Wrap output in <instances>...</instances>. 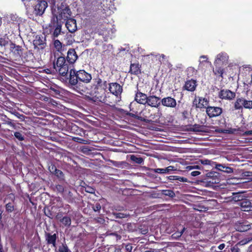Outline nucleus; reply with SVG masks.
<instances>
[{"mask_svg":"<svg viewBox=\"0 0 252 252\" xmlns=\"http://www.w3.org/2000/svg\"><path fill=\"white\" fill-rule=\"evenodd\" d=\"M58 252H69V250L66 245H62L59 247Z\"/></svg>","mask_w":252,"mask_h":252,"instance_id":"obj_37","label":"nucleus"},{"mask_svg":"<svg viewBox=\"0 0 252 252\" xmlns=\"http://www.w3.org/2000/svg\"><path fill=\"white\" fill-rule=\"evenodd\" d=\"M10 50L15 54L20 55L21 53V47L19 45H16L13 43L10 44Z\"/></svg>","mask_w":252,"mask_h":252,"instance_id":"obj_22","label":"nucleus"},{"mask_svg":"<svg viewBox=\"0 0 252 252\" xmlns=\"http://www.w3.org/2000/svg\"><path fill=\"white\" fill-rule=\"evenodd\" d=\"M132 248L133 247L131 244H127L126 246V250L127 252H131Z\"/></svg>","mask_w":252,"mask_h":252,"instance_id":"obj_50","label":"nucleus"},{"mask_svg":"<svg viewBox=\"0 0 252 252\" xmlns=\"http://www.w3.org/2000/svg\"><path fill=\"white\" fill-rule=\"evenodd\" d=\"M187 168L189 170H192V169H200L201 167L199 165H190V166H188L187 167Z\"/></svg>","mask_w":252,"mask_h":252,"instance_id":"obj_45","label":"nucleus"},{"mask_svg":"<svg viewBox=\"0 0 252 252\" xmlns=\"http://www.w3.org/2000/svg\"><path fill=\"white\" fill-rule=\"evenodd\" d=\"M250 241V239H243V240L240 241L238 243V245L243 246V245H244L248 243Z\"/></svg>","mask_w":252,"mask_h":252,"instance_id":"obj_43","label":"nucleus"},{"mask_svg":"<svg viewBox=\"0 0 252 252\" xmlns=\"http://www.w3.org/2000/svg\"><path fill=\"white\" fill-rule=\"evenodd\" d=\"M200 174V172L198 171H192L191 172V176H194V177L197 176Z\"/></svg>","mask_w":252,"mask_h":252,"instance_id":"obj_53","label":"nucleus"},{"mask_svg":"<svg viewBox=\"0 0 252 252\" xmlns=\"http://www.w3.org/2000/svg\"><path fill=\"white\" fill-rule=\"evenodd\" d=\"M54 46L57 51L61 52L62 49V44L59 40H55L54 41Z\"/></svg>","mask_w":252,"mask_h":252,"instance_id":"obj_30","label":"nucleus"},{"mask_svg":"<svg viewBox=\"0 0 252 252\" xmlns=\"http://www.w3.org/2000/svg\"><path fill=\"white\" fill-rule=\"evenodd\" d=\"M94 89L101 91H105L108 88V84L106 81H102L100 78L94 79Z\"/></svg>","mask_w":252,"mask_h":252,"instance_id":"obj_11","label":"nucleus"},{"mask_svg":"<svg viewBox=\"0 0 252 252\" xmlns=\"http://www.w3.org/2000/svg\"><path fill=\"white\" fill-rule=\"evenodd\" d=\"M165 170L166 171V173H169L171 171H173L175 170L174 167L173 166H169L166 168H165Z\"/></svg>","mask_w":252,"mask_h":252,"instance_id":"obj_49","label":"nucleus"},{"mask_svg":"<svg viewBox=\"0 0 252 252\" xmlns=\"http://www.w3.org/2000/svg\"><path fill=\"white\" fill-rule=\"evenodd\" d=\"M6 209L7 211L11 212L14 210V207L11 203H7L6 205Z\"/></svg>","mask_w":252,"mask_h":252,"instance_id":"obj_40","label":"nucleus"},{"mask_svg":"<svg viewBox=\"0 0 252 252\" xmlns=\"http://www.w3.org/2000/svg\"><path fill=\"white\" fill-rule=\"evenodd\" d=\"M32 0H22L25 6L26 9L31 4V2Z\"/></svg>","mask_w":252,"mask_h":252,"instance_id":"obj_44","label":"nucleus"},{"mask_svg":"<svg viewBox=\"0 0 252 252\" xmlns=\"http://www.w3.org/2000/svg\"><path fill=\"white\" fill-rule=\"evenodd\" d=\"M10 19L12 22H18L20 18L15 14H11L10 15Z\"/></svg>","mask_w":252,"mask_h":252,"instance_id":"obj_39","label":"nucleus"},{"mask_svg":"<svg viewBox=\"0 0 252 252\" xmlns=\"http://www.w3.org/2000/svg\"><path fill=\"white\" fill-rule=\"evenodd\" d=\"M185 228H184L180 232H179L178 236H181L182 235V234H183V233L184 232V231H185Z\"/></svg>","mask_w":252,"mask_h":252,"instance_id":"obj_61","label":"nucleus"},{"mask_svg":"<svg viewBox=\"0 0 252 252\" xmlns=\"http://www.w3.org/2000/svg\"><path fill=\"white\" fill-rule=\"evenodd\" d=\"M69 82L72 86L76 85L78 83V78L77 77V72L71 69L69 71Z\"/></svg>","mask_w":252,"mask_h":252,"instance_id":"obj_15","label":"nucleus"},{"mask_svg":"<svg viewBox=\"0 0 252 252\" xmlns=\"http://www.w3.org/2000/svg\"><path fill=\"white\" fill-rule=\"evenodd\" d=\"M148 232V229L147 228H145L144 229H141V233L142 234H146Z\"/></svg>","mask_w":252,"mask_h":252,"instance_id":"obj_55","label":"nucleus"},{"mask_svg":"<svg viewBox=\"0 0 252 252\" xmlns=\"http://www.w3.org/2000/svg\"><path fill=\"white\" fill-rule=\"evenodd\" d=\"M162 194L170 197H173L175 195L174 192L171 190H163Z\"/></svg>","mask_w":252,"mask_h":252,"instance_id":"obj_33","label":"nucleus"},{"mask_svg":"<svg viewBox=\"0 0 252 252\" xmlns=\"http://www.w3.org/2000/svg\"><path fill=\"white\" fill-rule=\"evenodd\" d=\"M245 103V99L243 97L237 98L234 103V108L236 110L242 109L244 107Z\"/></svg>","mask_w":252,"mask_h":252,"instance_id":"obj_20","label":"nucleus"},{"mask_svg":"<svg viewBox=\"0 0 252 252\" xmlns=\"http://www.w3.org/2000/svg\"><path fill=\"white\" fill-rule=\"evenodd\" d=\"M245 135H252V130H248L245 132Z\"/></svg>","mask_w":252,"mask_h":252,"instance_id":"obj_59","label":"nucleus"},{"mask_svg":"<svg viewBox=\"0 0 252 252\" xmlns=\"http://www.w3.org/2000/svg\"><path fill=\"white\" fill-rule=\"evenodd\" d=\"M148 96L145 94L137 93L135 97V100L137 102L141 104H146L147 102Z\"/></svg>","mask_w":252,"mask_h":252,"instance_id":"obj_16","label":"nucleus"},{"mask_svg":"<svg viewBox=\"0 0 252 252\" xmlns=\"http://www.w3.org/2000/svg\"><path fill=\"white\" fill-rule=\"evenodd\" d=\"M196 87V81L193 80L188 81L185 84V88L189 91H193Z\"/></svg>","mask_w":252,"mask_h":252,"instance_id":"obj_21","label":"nucleus"},{"mask_svg":"<svg viewBox=\"0 0 252 252\" xmlns=\"http://www.w3.org/2000/svg\"><path fill=\"white\" fill-rule=\"evenodd\" d=\"M60 220L65 226H69L71 224V219L68 217H64Z\"/></svg>","mask_w":252,"mask_h":252,"instance_id":"obj_28","label":"nucleus"},{"mask_svg":"<svg viewBox=\"0 0 252 252\" xmlns=\"http://www.w3.org/2000/svg\"><path fill=\"white\" fill-rule=\"evenodd\" d=\"M225 246L224 244H221L219 246L218 248L219 250H221L224 248Z\"/></svg>","mask_w":252,"mask_h":252,"instance_id":"obj_57","label":"nucleus"},{"mask_svg":"<svg viewBox=\"0 0 252 252\" xmlns=\"http://www.w3.org/2000/svg\"><path fill=\"white\" fill-rule=\"evenodd\" d=\"M33 45L35 48L43 49L45 47V39L43 37L36 36L33 40Z\"/></svg>","mask_w":252,"mask_h":252,"instance_id":"obj_14","label":"nucleus"},{"mask_svg":"<svg viewBox=\"0 0 252 252\" xmlns=\"http://www.w3.org/2000/svg\"><path fill=\"white\" fill-rule=\"evenodd\" d=\"M57 239V235L54 234L51 235L49 233L46 234V240L47 241L48 244H52L54 247H56V241Z\"/></svg>","mask_w":252,"mask_h":252,"instance_id":"obj_19","label":"nucleus"},{"mask_svg":"<svg viewBox=\"0 0 252 252\" xmlns=\"http://www.w3.org/2000/svg\"><path fill=\"white\" fill-rule=\"evenodd\" d=\"M169 179L171 180H178L181 182H187L188 181L187 178L177 176H171L169 177Z\"/></svg>","mask_w":252,"mask_h":252,"instance_id":"obj_29","label":"nucleus"},{"mask_svg":"<svg viewBox=\"0 0 252 252\" xmlns=\"http://www.w3.org/2000/svg\"><path fill=\"white\" fill-rule=\"evenodd\" d=\"M61 27L60 26H58L55 29L53 33V36L54 37H57L61 33Z\"/></svg>","mask_w":252,"mask_h":252,"instance_id":"obj_31","label":"nucleus"},{"mask_svg":"<svg viewBox=\"0 0 252 252\" xmlns=\"http://www.w3.org/2000/svg\"><path fill=\"white\" fill-rule=\"evenodd\" d=\"M199 62H200V64H202L204 63H210V64H211V63L208 61L207 56H205V55L200 56V59H199Z\"/></svg>","mask_w":252,"mask_h":252,"instance_id":"obj_35","label":"nucleus"},{"mask_svg":"<svg viewBox=\"0 0 252 252\" xmlns=\"http://www.w3.org/2000/svg\"><path fill=\"white\" fill-rule=\"evenodd\" d=\"M219 96L221 99L231 100L235 97V94L230 90H222L220 92Z\"/></svg>","mask_w":252,"mask_h":252,"instance_id":"obj_10","label":"nucleus"},{"mask_svg":"<svg viewBox=\"0 0 252 252\" xmlns=\"http://www.w3.org/2000/svg\"><path fill=\"white\" fill-rule=\"evenodd\" d=\"M77 77L79 80L86 83H89L92 80V75L84 70L77 71Z\"/></svg>","mask_w":252,"mask_h":252,"instance_id":"obj_4","label":"nucleus"},{"mask_svg":"<svg viewBox=\"0 0 252 252\" xmlns=\"http://www.w3.org/2000/svg\"><path fill=\"white\" fill-rule=\"evenodd\" d=\"M87 191L92 193L94 192V189L93 188H89Z\"/></svg>","mask_w":252,"mask_h":252,"instance_id":"obj_60","label":"nucleus"},{"mask_svg":"<svg viewBox=\"0 0 252 252\" xmlns=\"http://www.w3.org/2000/svg\"><path fill=\"white\" fill-rule=\"evenodd\" d=\"M56 188H57V189L58 190V191H59V192H63L64 190L63 187L61 185H59L57 186Z\"/></svg>","mask_w":252,"mask_h":252,"instance_id":"obj_52","label":"nucleus"},{"mask_svg":"<svg viewBox=\"0 0 252 252\" xmlns=\"http://www.w3.org/2000/svg\"><path fill=\"white\" fill-rule=\"evenodd\" d=\"M65 26L68 30L70 32H74L77 30V25L76 20L70 17L66 19Z\"/></svg>","mask_w":252,"mask_h":252,"instance_id":"obj_12","label":"nucleus"},{"mask_svg":"<svg viewBox=\"0 0 252 252\" xmlns=\"http://www.w3.org/2000/svg\"><path fill=\"white\" fill-rule=\"evenodd\" d=\"M68 65H64L61 68H59L57 69H56L57 71H58L59 74L62 76H66L68 73Z\"/></svg>","mask_w":252,"mask_h":252,"instance_id":"obj_24","label":"nucleus"},{"mask_svg":"<svg viewBox=\"0 0 252 252\" xmlns=\"http://www.w3.org/2000/svg\"><path fill=\"white\" fill-rule=\"evenodd\" d=\"M210 162V161L208 160H201V163L203 164H208Z\"/></svg>","mask_w":252,"mask_h":252,"instance_id":"obj_58","label":"nucleus"},{"mask_svg":"<svg viewBox=\"0 0 252 252\" xmlns=\"http://www.w3.org/2000/svg\"><path fill=\"white\" fill-rule=\"evenodd\" d=\"M131 159L132 160L137 163H141L143 161V158H142L136 157L134 156H132L131 157Z\"/></svg>","mask_w":252,"mask_h":252,"instance_id":"obj_32","label":"nucleus"},{"mask_svg":"<svg viewBox=\"0 0 252 252\" xmlns=\"http://www.w3.org/2000/svg\"><path fill=\"white\" fill-rule=\"evenodd\" d=\"M52 14L53 17L56 18L57 22H61L62 20L65 21L71 17V11L67 4L62 1L53 7Z\"/></svg>","mask_w":252,"mask_h":252,"instance_id":"obj_1","label":"nucleus"},{"mask_svg":"<svg viewBox=\"0 0 252 252\" xmlns=\"http://www.w3.org/2000/svg\"><path fill=\"white\" fill-rule=\"evenodd\" d=\"M115 215L116 218L121 219L126 218L127 216V215L121 213H116Z\"/></svg>","mask_w":252,"mask_h":252,"instance_id":"obj_42","label":"nucleus"},{"mask_svg":"<svg viewBox=\"0 0 252 252\" xmlns=\"http://www.w3.org/2000/svg\"><path fill=\"white\" fill-rule=\"evenodd\" d=\"M215 68L213 69V72L216 76H221L223 73V69L221 66L215 65Z\"/></svg>","mask_w":252,"mask_h":252,"instance_id":"obj_25","label":"nucleus"},{"mask_svg":"<svg viewBox=\"0 0 252 252\" xmlns=\"http://www.w3.org/2000/svg\"><path fill=\"white\" fill-rule=\"evenodd\" d=\"M244 108L249 109H252V100H247L245 99Z\"/></svg>","mask_w":252,"mask_h":252,"instance_id":"obj_36","label":"nucleus"},{"mask_svg":"<svg viewBox=\"0 0 252 252\" xmlns=\"http://www.w3.org/2000/svg\"><path fill=\"white\" fill-rule=\"evenodd\" d=\"M64 65H68L65 62L64 57H59L56 61V63H54V68L55 69H57L59 68L62 67Z\"/></svg>","mask_w":252,"mask_h":252,"instance_id":"obj_18","label":"nucleus"},{"mask_svg":"<svg viewBox=\"0 0 252 252\" xmlns=\"http://www.w3.org/2000/svg\"><path fill=\"white\" fill-rule=\"evenodd\" d=\"M14 136L16 137V138L20 141L24 140V137L20 132H15L14 133Z\"/></svg>","mask_w":252,"mask_h":252,"instance_id":"obj_38","label":"nucleus"},{"mask_svg":"<svg viewBox=\"0 0 252 252\" xmlns=\"http://www.w3.org/2000/svg\"><path fill=\"white\" fill-rule=\"evenodd\" d=\"M145 252H156L155 250L150 249V250H148L145 251Z\"/></svg>","mask_w":252,"mask_h":252,"instance_id":"obj_63","label":"nucleus"},{"mask_svg":"<svg viewBox=\"0 0 252 252\" xmlns=\"http://www.w3.org/2000/svg\"><path fill=\"white\" fill-rule=\"evenodd\" d=\"M101 209V205L99 203H96L93 207V209L95 212L99 211Z\"/></svg>","mask_w":252,"mask_h":252,"instance_id":"obj_46","label":"nucleus"},{"mask_svg":"<svg viewBox=\"0 0 252 252\" xmlns=\"http://www.w3.org/2000/svg\"><path fill=\"white\" fill-rule=\"evenodd\" d=\"M161 103L163 106L172 108H175L177 106L176 100L171 96L163 98L161 100Z\"/></svg>","mask_w":252,"mask_h":252,"instance_id":"obj_5","label":"nucleus"},{"mask_svg":"<svg viewBox=\"0 0 252 252\" xmlns=\"http://www.w3.org/2000/svg\"><path fill=\"white\" fill-rule=\"evenodd\" d=\"M130 71L131 73L137 74L139 72V67L138 64H131L130 67Z\"/></svg>","mask_w":252,"mask_h":252,"instance_id":"obj_27","label":"nucleus"},{"mask_svg":"<svg viewBox=\"0 0 252 252\" xmlns=\"http://www.w3.org/2000/svg\"><path fill=\"white\" fill-rule=\"evenodd\" d=\"M8 44V41L5 40L4 39L2 38L0 39V46H5Z\"/></svg>","mask_w":252,"mask_h":252,"instance_id":"obj_51","label":"nucleus"},{"mask_svg":"<svg viewBox=\"0 0 252 252\" xmlns=\"http://www.w3.org/2000/svg\"><path fill=\"white\" fill-rule=\"evenodd\" d=\"M222 171L227 173H232L233 172V169L231 167L225 166Z\"/></svg>","mask_w":252,"mask_h":252,"instance_id":"obj_41","label":"nucleus"},{"mask_svg":"<svg viewBox=\"0 0 252 252\" xmlns=\"http://www.w3.org/2000/svg\"><path fill=\"white\" fill-rule=\"evenodd\" d=\"M216 168L218 170L222 171L224 169L225 166L220 164H219L216 165Z\"/></svg>","mask_w":252,"mask_h":252,"instance_id":"obj_48","label":"nucleus"},{"mask_svg":"<svg viewBox=\"0 0 252 252\" xmlns=\"http://www.w3.org/2000/svg\"><path fill=\"white\" fill-rule=\"evenodd\" d=\"M155 172L160 174L166 173L165 168H157L155 169Z\"/></svg>","mask_w":252,"mask_h":252,"instance_id":"obj_47","label":"nucleus"},{"mask_svg":"<svg viewBox=\"0 0 252 252\" xmlns=\"http://www.w3.org/2000/svg\"><path fill=\"white\" fill-rule=\"evenodd\" d=\"M232 252H240V250L239 248L236 247H234L231 249Z\"/></svg>","mask_w":252,"mask_h":252,"instance_id":"obj_54","label":"nucleus"},{"mask_svg":"<svg viewBox=\"0 0 252 252\" xmlns=\"http://www.w3.org/2000/svg\"><path fill=\"white\" fill-rule=\"evenodd\" d=\"M31 4L26 8L27 14L30 16H41L48 7V3L44 0H32Z\"/></svg>","mask_w":252,"mask_h":252,"instance_id":"obj_2","label":"nucleus"},{"mask_svg":"<svg viewBox=\"0 0 252 252\" xmlns=\"http://www.w3.org/2000/svg\"><path fill=\"white\" fill-rule=\"evenodd\" d=\"M229 56L226 53L221 52L218 54L215 58V65L222 66L227 63Z\"/></svg>","mask_w":252,"mask_h":252,"instance_id":"obj_3","label":"nucleus"},{"mask_svg":"<svg viewBox=\"0 0 252 252\" xmlns=\"http://www.w3.org/2000/svg\"><path fill=\"white\" fill-rule=\"evenodd\" d=\"M114 252H122L121 249L120 247H115Z\"/></svg>","mask_w":252,"mask_h":252,"instance_id":"obj_56","label":"nucleus"},{"mask_svg":"<svg viewBox=\"0 0 252 252\" xmlns=\"http://www.w3.org/2000/svg\"><path fill=\"white\" fill-rule=\"evenodd\" d=\"M50 168L52 171L55 170V168H56V167L54 165H52L51 166H49V169L50 170Z\"/></svg>","mask_w":252,"mask_h":252,"instance_id":"obj_62","label":"nucleus"},{"mask_svg":"<svg viewBox=\"0 0 252 252\" xmlns=\"http://www.w3.org/2000/svg\"><path fill=\"white\" fill-rule=\"evenodd\" d=\"M251 228L250 224H244L240 223L236 226V229L240 232H244L249 230Z\"/></svg>","mask_w":252,"mask_h":252,"instance_id":"obj_23","label":"nucleus"},{"mask_svg":"<svg viewBox=\"0 0 252 252\" xmlns=\"http://www.w3.org/2000/svg\"><path fill=\"white\" fill-rule=\"evenodd\" d=\"M194 104L197 108H204L208 107L209 101L206 98L197 97L195 98Z\"/></svg>","mask_w":252,"mask_h":252,"instance_id":"obj_8","label":"nucleus"},{"mask_svg":"<svg viewBox=\"0 0 252 252\" xmlns=\"http://www.w3.org/2000/svg\"><path fill=\"white\" fill-rule=\"evenodd\" d=\"M50 171L51 173H52L54 174L55 175H56L58 177L61 178L62 177L63 173L60 170H58L56 168H55L54 171V170L52 171L51 170V169L50 168Z\"/></svg>","mask_w":252,"mask_h":252,"instance_id":"obj_34","label":"nucleus"},{"mask_svg":"<svg viewBox=\"0 0 252 252\" xmlns=\"http://www.w3.org/2000/svg\"><path fill=\"white\" fill-rule=\"evenodd\" d=\"M78 58V56L74 49H70L67 51L66 60L70 63H73Z\"/></svg>","mask_w":252,"mask_h":252,"instance_id":"obj_13","label":"nucleus"},{"mask_svg":"<svg viewBox=\"0 0 252 252\" xmlns=\"http://www.w3.org/2000/svg\"><path fill=\"white\" fill-rule=\"evenodd\" d=\"M190 130L195 132H204L203 126L199 125H194L189 128Z\"/></svg>","mask_w":252,"mask_h":252,"instance_id":"obj_26","label":"nucleus"},{"mask_svg":"<svg viewBox=\"0 0 252 252\" xmlns=\"http://www.w3.org/2000/svg\"><path fill=\"white\" fill-rule=\"evenodd\" d=\"M241 210L243 211H252V205L251 201L248 199H244L241 201L240 203Z\"/></svg>","mask_w":252,"mask_h":252,"instance_id":"obj_17","label":"nucleus"},{"mask_svg":"<svg viewBox=\"0 0 252 252\" xmlns=\"http://www.w3.org/2000/svg\"><path fill=\"white\" fill-rule=\"evenodd\" d=\"M206 112L210 117H215L220 115L222 113V109L218 107H207Z\"/></svg>","mask_w":252,"mask_h":252,"instance_id":"obj_6","label":"nucleus"},{"mask_svg":"<svg viewBox=\"0 0 252 252\" xmlns=\"http://www.w3.org/2000/svg\"><path fill=\"white\" fill-rule=\"evenodd\" d=\"M108 89L112 94L116 96L121 94L122 92V87L116 83L108 84Z\"/></svg>","mask_w":252,"mask_h":252,"instance_id":"obj_7","label":"nucleus"},{"mask_svg":"<svg viewBox=\"0 0 252 252\" xmlns=\"http://www.w3.org/2000/svg\"><path fill=\"white\" fill-rule=\"evenodd\" d=\"M1 214H2V211L0 209V219H1Z\"/></svg>","mask_w":252,"mask_h":252,"instance_id":"obj_64","label":"nucleus"},{"mask_svg":"<svg viewBox=\"0 0 252 252\" xmlns=\"http://www.w3.org/2000/svg\"><path fill=\"white\" fill-rule=\"evenodd\" d=\"M160 98L155 95H150L148 97L147 104L149 106L158 108L160 104Z\"/></svg>","mask_w":252,"mask_h":252,"instance_id":"obj_9","label":"nucleus"}]
</instances>
